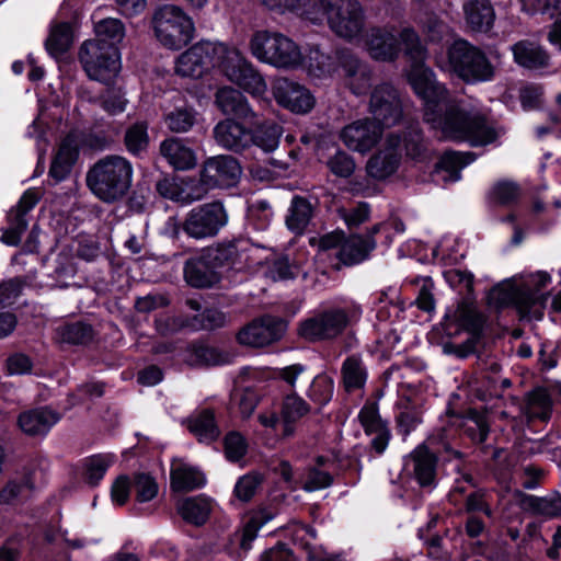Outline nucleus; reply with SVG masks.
I'll use <instances>...</instances> for the list:
<instances>
[{"label": "nucleus", "instance_id": "obj_48", "mask_svg": "<svg viewBox=\"0 0 561 561\" xmlns=\"http://www.w3.org/2000/svg\"><path fill=\"white\" fill-rule=\"evenodd\" d=\"M462 427L465 434L477 444L484 443L490 431L485 415L476 410H470L468 412Z\"/></svg>", "mask_w": 561, "mask_h": 561}, {"label": "nucleus", "instance_id": "obj_17", "mask_svg": "<svg viewBox=\"0 0 561 561\" xmlns=\"http://www.w3.org/2000/svg\"><path fill=\"white\" fill-rule=\"evenodd\" d=\"M276 102L296 114H306L314 106V98L304 85L286 78L278 79L273 87Z\"/></svg>", "mask_w": 561, "mask_h": 561}, {"label": "nucleus", "instance_id": "obj_40", "mask_svg": "<svg viewBox=\"0 0 561 561\" xmlns=\"http://www.w3.org/2000/svg\"><path fill=\"white\" fill-rule=\"evenodd\" d=\"M381 125L373 118H360L346 125L340 134L341 140H379L382 135Z\"/></svg>", "mask_w": 561, "mask_h": 561}, {"label": "nucleus", "instance_id": "obj_44", "mask_svg": "<svg viewBox=\"0 0 561 561\" xmlns=\"http://www.w3.org/2000/svg\"><path fill=\"white\" fill-rule=\"evenodd\" d=\"M309 404L296 393L284 398L282 405V417L284 420V435L289 436L293 433L290 423L296 422L309 412Z\"/></svg>", "mask_w": 561, "mask_h": 561}, {"label": "nucleus", "instance_id": "obj_21", "mask_svg": "<svg viewBox=\"0 0 561 561\" xmlns=\"http://www.w3.org/2000/svg\"><path fill=\"white\" fill-rule=\"evenodd\" d=\"M209 260L207 252L196 259L187 260L184 265V278L196 288H209L219 283L220 274Z\"/></svg>", "mask_w": 561, "mask_h": 561}, {"label": "nucleus", "instance_id": "obj_10", "mask_svg": "<svg viewBox=\"0 0 561 561\" xmlns=\"http://www.w3.org/2000/svg\"><path fill=\"white\" fill-rule=\"evenodd\" d=\"M496 308L514 306L522 318L540 320L543 317L545 297L527 285H500L490 291Z\"/></svg>", "mask_w": 561, "mask_h": 561}, {"label": "nucleus", "instance_id": "obj_12", "mask_svg": "<svg viewBox=\"0 0 561 561\" xmlns=\"http://www.w3.org/2000/svg\"><path fill=\"white\" fill-rule=\"evenodd\" d=\"M368 110L371 118L382 129L396 125L402 117V102L398 91L389 83L376 85L370 94Z\"/></svg>", "mask_w": 561, "mask_h": 561}, {"label": "nucleus", "instance_id": "obj_27", "mask_svg": "<svg viewBox=\"0 0 561 561\" xmlns=\"http://www.w3.org/2000/svg\"><path fill=\"white\" fill-rule=\"evenodd\" d=\"M376 241L364 238L362 234H353L345 238L339 251V259L345 265H354L363 262L375 250Z\"/></svg>", "mask_w": 561, "mask_h": 561}, {"label": "nucleus", "instance_id": "obj_41", "mask_svg": "<svg viewBox=\"0 0 561 561\" xmlns=\"http://www.w3.org/2000/svg\"><path fill=\"white\" fill-rule=\"evenodd\" d=\"M188 430L197 437L199 442L210 443L216 440L220 431L215 421L214 412L203 410L188 420Z\"/></svg>", "mask_w": 561, "mask_h": 561}, {"label": "nucleus", "instance_id": "obj_5", "mask_svg": "<svg viewBox=\"0 0 561 561\" xmlns=\"http://www.w3.org/2000/svg\"><path fill=\"white\" fill-rule=\"evenodd\" d=\"M249 50L256 60L276 69L295 70L304 64L299 45L277 31L253 32L249 41Z\"/></svg>", "mask_w": 561, "mask_h": 561}, {"label": "nucleus", "instance_id": "obj_11", "mask_svg": "<svg viewBox=\"0 0 561 561\" xmlns=\"http://www.w3.org/2000/svg\"><path fill=\"white\" fill-rule=\"evenodd\" d=\"M228 224V213L219 201L192 208L183 224V231L193 239L213 238Z\"/></svg>", "mask_w": 561, "mask_h": 561}, {"label": "nucleus", "instance_id": "obj_3", "mask_svg": "<svg viewBox=\"0 0 561 561\" xmlns=\"http://www.w3.org/2000/svg\"><path fill=\"white\" fill-rule=\"evenodd\" d=\"M133 174V165L126 158L110 154L89 168L85 183L98 199L113 204L127 196L131 188Z\"/></svg>", "mask_w": 561, "mask_h": 561}, {"label": "nucleus", "instance_id": "obj_29", "mask_svg": "<svg viewBox=\"0 0 561 561\" xmlns=\"http://www.w3.org/2000/svg\"><path fill=\"white\" fill-rule=\"evenodd\" d=\"M519 506L523 511L545 518H556L561 515V494L554 492L546 496L524 494Z\"/></svg>", "mask_w": 561, "mask_h": 561}, {"label": "nucleus", "instance_id": "obj_49", "mask_svg": "<svg viewBox=\"0 0 561 561\" xmlns=\"http://www.w3.org/2000/svg\"><path fill=\"white\" fill-rule=\"evenodd\" d=\"M248 136L251 137L250 125L233 118H225L214 127L216 140H242Z\"/></svg>", "mask_w": 561, "mask_h": 561}, {"label": "nucleus", "instance_id": "obj_58", "mask_svg": "<svg viewBox=\"0 0 561 561\" xmlns=\"http://www.w3.org/2000/svg\"><path fill=\"white\" fill-rule=\"evenodd\" d=\"M337 214L348 228H355L369 219L370 206L365 202H360L351 209L340 208Z\"/></svg>", "mask_w": 561, "mask_h": 561}, {"label": "nucleus", "instance_id": "obj_51", "mask_svg": "<svg viewBox=\"0 0 561 561\" xmlns=\"http://www.w3.org/2000/svg\"><path fill=\"white\" fill-rule=\"evenodd\" d=\"M95 39H104L107 44L117 46L125 36V26L123 22L115 18H107L99 21L95 26Z\"/></svg>", "mask_w": 561, "mask_h": 561}, {"label": "nucleus", "instance_id": "obj_59", "mask_svg": "<svg viewBox=\"0 0 561 561\" xmlns=\"http://www.w3.org/2000/svg\"><path fill=\"white\" fill-rule=\"evenodd\" d=\"M245 438L238 432H230L225 437V454L228 460L238 461L247 454Z\"/></svg>", "mask_w": 561, "mask_h": 561}, {"label": "nucleus", "instance_id": "obj_42", "mask_svg": "<svg viewBox=\"0 0 561 561\" xmlns=\"http://www.w3.org/2000/svg\"><path fill=\"white\" fill-rule=\"evenodd\" d=\"M551 410L552 401L549 393L542 388H537L528 393L523 413L528 421H547L551 415Z\"/></svg>", "mask_w": 561, "mask_h": 561}, {"label": "nucleus", "instance_id": "obj_9", "mask_svg": "<svg viewBox=\"0 0 561 561\" xmlns=\"http://www.w3.org/2000/svg\"><path fill=\"white\" fill-rule=\"evenodd\" d=\"M79 61L91 80L105 84H110L122 68L117 46L104 39L85 41L79 50Z\"/></svg>", "mask_w": 561, "mask_h": 561}, {"label": "nucleus", "instance_id": "obj_32", "mask_svg": "<svg viewBox=\"0 0 561 561\" xmlns=\"http://www.w3.org/2000/svg\"><path fill=\"white\" fill-rule=\"evenodd\" d=\"M161 154L175 170L186 171L194 169L197 164V154L194 149L185 142H161Z\"/></svg>", "mask_w": 561, "mask_h": 561}, {"label": "nucleus", "instance_id": "obj_38", "mask_svg": "<svg viewBox=\"0 0 561 561\" xmlns=\"http://www.w3.org/2000/svg\"><path fill=\"white\" fill-rule=\"evenodd\" d=\"M335 57L323 53L318 46L310 47L307 55L306 68L309 76L318 79L331 77L337 69Z\"/></svg>", "mask_w": 561, "mask_h": 561}, {"label": "nucleus", "instance_id": "obj_15", "mask_svg": "<svg viewBox=\"0 0 561 561\" xmlns=\"http://www.w3.org/2000/svg\"><path fill=\"white\" fill-rule=\"evenodd\" d=\"M203 181L214 188H229L240 180L242 169L231 156H218L208 159L202 169Z\"/></svg>", "mask_w": 561, "mask_h": 561}, {"label": "nucleus", "instance_id": "obj_19", "mask_svg": "<svg viewBox=\"0 0 561 561\" xmlns=\"http://www.w3.org/2000/svg\"><path fill=\"white\" fill-rule=\"evenodd\" d=\"M339 66L344 71V83L355 94H365L370 88L371 72L359 58L350 50L337 51Z\"/></svg>", "mask_w": 561, "mask_h": 561}, {"label": "nucleus", "instance_id": "obj_23", "mask_svg": "<svg viewBox=\"0 0 561 561\" xmlns=\"http://www.w3.org/2000/svg\"><path fill=\"white\" fill-rule=\"evenodd\" d=\"M514 61L528 70H542L550 66L548 51L538 43L522 39L512 46Z\"/></svg>", "mask_w": 561, "mask_h": 561}, {"label": "nucleus", "instance_id": "obj_47", "mask_svg": "<svg viewBox=\"0 0 561 561\" xmlns=\"http://www.w3.org/2000/svg\"><path fill=\"white\" fill-rule=\"evenodd\" d=\"M197 112L192 106H180L164 116L167 127L173 133H186L196 123Z\"/></svg>", "mask_w": 561, "mask_h": 561}, {"label": "nucleus", "instance_id": "obj_20", "mask_svg": "<svg viewBox=\"0 0 561 561\" xmlns=\"http://www.w3.org/2000/svg\"><path fill=\"white\" fill-rule=\"evenodd\" d=\"M249 250L250 245L245 240H233L218 243L206 252L217 268H241L248 263Z\"/></svg>", "mask_w": 561, "mask_h": 561}, {"label": "nucleus", "instance_id": "obj_26", "mask_svg": "<svg viewBox=\"0 0 561 561\" xmlns=\"http://www.w3.org/2000/svg\"><path fill=\"white\" fill-rule=\"evenodd\" d=\"M413 474L421 486H431L435 483L437 472V456L427 446H417L411 453Z\"/></svg>", "mask_w": 561, "mask_h": 561}, {"label": "nucleus", "instance_id": "obj_57", "mask_svg": "<svg viewBox=\"0 0 561 561\" xmlns=\"http://www.w3.org/2000/svg\"><path fill=\"white\" fill-rule=\"evenodd\" d=\"M134 489L136 500L140 503L149 502L158 494V483L147 473H136L134 476Z\"/></svg>", "mask_w": 561, "mask_h": 561}, {"label": "nucleus", "instance_id": "obj_4", "mask_svg": "<svg viewBox=\"0 0 561 561\" xmlns=\"http://www.w3.org/2000/svg\"><path fill=\"white\" fill-rule=\"evenodd\" d=\"M436 65L442 70L455 73L466 83L491 81L495 67L486 55L465 39L455 41L447 50L446 58L438 57Z\"/></svg>", "mask_w": 561, "mask_h": 561}, {"label": "nucleus", "instance_id": "obj_52", "mask_svg": "<svg viewBox=\"0 0 561 561\" xmlns=\"http://www.w3.org/2000/svg\"><path fill=\"white\" fill-rule=\"evenodd\" d=\"M251 140H278L283 135V127L275 121L255 118L249 122Z\"/></svg>", "mask_w": 561, "mask_h": 561}, {"label": "nucleus", "instance_id": "obj_35", "mask_svg": "<svg viewBox=\"0 0 561 561\" xmlns=\"http://www.w3.org/2000/svg\"><path fill=\"white\" fill-rule=\"evenodd\" d=\"M78 157L79 148L75 142H60L50 164V176L58 182L65 180L70 174Z\"/></svg>", "mask_w": 561, "mask_h": 561}, {"label": "nucleus", "instance_id": "obj_31", "mask_svg": "<svg viewBox=\"0 0 561 561\" xmlns=\"http://www.w3.org/2000/svg\"><path fill=\"white\" fill-rule=\"evenodd\" d=\"M463 10L473 31L488 32L493 26L495 13L489 0H467Z\"/></svg>", "mask_w": 561, "mask_h": 561}, {"label": "nucleus", "instance_id": "obj_37", "mask_svg": "<svg viewBox=\"0 0 561 561\" xmlns=\"http://www.w3.org/2000/svg\"><path fill=\"white\" fill-rule=\"evenodd\" d=\"M205 484L204 474L196 468L179 463L171 469V488L176 492H187Z\"/></svg>", "mask_w": 561, "mask_h": 561}, {"label": "nucleus", "instance_id": "obj_43", "mask_svg": "<svg viewBox=\"0 0 561 561\" xmlns=\"http://www.w3.org/2000/svg\"><path fill=\"white\" fill-rule=\"evenodd\" d=\"M453 318L460 328L474 336H479L483 331L485 318L471 302L461 301Z\"/></svg>", "mask_w": 561, "mask_h": 561}, {"label": "nucleus", "instance_id": "obj_33", "mask_svg": "<svg viewBox=\"0 0 561 561\" xmlns=\"http://www.w3.org/2000/svg\"><path fill=\"white\" fill-rule=\"evenodd\" d=\"M313 216L312 204L302 196L293 197L285 218L286 227L296 234H302Z\"/></svg>", "mask_w": 561, "mask_h": 561}, {"label": "nucleus", "instance_id": "obj_39", "mask_svg": "<svg viewBox=\"0 0 561 561\" xmlns=\"http://www.w3.org/2000/svg\"><path fill=\"white\" fill-rule=\"evenodd\" d=\"M263 5L270 10L284 13L286 11H293L304 16L309 21L319 20V9L314 3V0H259Z\"/></svg>", "mask_w": 561, "mask_h": 561}, {"label": "nucleus", "instance_id": "obj_28", "mask_svg": "<svg viewBox=\"0 0 561 561\" xmlns=\"http://www.w3.org/2000/svg\"><path fill=\"white\" fill-rule=\"evenodd\" d=\"M477 159L473 152L446 151L435 165V173H444L445 182H457L460 180V171Z\"/></svg>", "mask_w": 561, "mask_h": 561}, {"label": "nucleus", "instance_id": "obj_13", "mask_svg": "<svg viewBox=\"0 0 561 561\" xmlns=\"http://www.w3.org/2000/svg\"><path fill=\"white\" fill-rule=\"evenodd\" d=\"M286 327V322L280 318L264 316L242 328L237 339L245 346L264 347L280 340Z\"/></svg>", "mask_w": 561, "mask_h": 561}, {"label": "nucleus", "instance_id": "obj_61", "mask_svg": "<svg viewBox=\"0 0 561 561\" xmlns=\"http://www.w3.org/2000/svg\"><path fill=\"white\" fill-rule=\"evenodd\" d=\"M23 288L21 278H11L0 283V308L12 305L20 296Z\"/></svg>", "mask_w": 561, "mask_h": 561}, {"label": "nucleus", "instance_id": "obj_50", "mask_svg": "<svg viewBox=\"0 0 561 561\" xmlns=\"http://www.w3.org/2000/svg\"><path fill=\"white\" fill-rule=\"evenodd\" d=\"M489 199L497 205L510 206L519 199L520 187L512 181H499L489 192Z\"/></svg>", "mask_w": 561, "mask_h": 561}, {"label": "nucleus", "instance_id": "obj_2", "mask_svg": "<svg viewBox=\"0 0 561 561\" xmlns=\"http://www.w3.org/2000/svg\"><path fill=\"white\" fill-rule=\"evenodd\" d=\"M214 67L252 95L266 91V82L254 65L237 47L225 43L201 42L193 45L179 56L175 71L181 77L201 78Z\"/></svg>", "mask_w": 561, "mask_h": 561}, {"label": "nucleus", "instance_id": "obj_63", "mask_svg": "<svg viewBox=\"0 0 561 561\" xmlns=\"http://www.w3.org/2000/svg\"><path fill=\"white\" fill-rule=\"evenodd\" d=\"M331 172L341 178H348L355 170V163L351 157L344 152H336L328 162Z\"/></svg>", "mask_w": 561, "mask_h": 561}, {"label": "nucleus", "instance_id": "obj_64", "mask_svg": "<svg viewBox=\"0 0 561 561\" xmlns=\"http://www.w3.org/2000/svg\"><path fill=\"white\" fill-rule=\"evenodd\" d=\"M195 363L201 365H219L226 362V356L217 348L199 345L194 348Z\"/></svg>", "mask_w": 561, "mask_h": 561}, {"label": "nucleus", "instance_id": "obj_62", "mask_svg": "<svg viewBox=\"0 0 561 561\" xmlns=\"http://www.w3.org/2000/svg\"><path fill=\"white\" fill-rule=\"evenodd\" d=\"M421 421V415L415 409L405 408L396 416L398 432L403 436H408Z\"/></svg>", "mask_w": 561, "mask_h": 561}, {"label": "nucleus", "instance_id": "obj_18", "mask_svg": "<svg viewBox=\"0 0 561 561\" xmlns=\"http://www.w3.org/2000/svg\"><path fill=\"white\" fill-rule=\"evenodd\" d=\"M366 47L371 58L380 61H393L404 44L401 38L394 34L393 27L375 26L369 30L366 37Z\"/></svg>", "mask_w": 561, "mask_h": 561}, {"label": "nucleus", "instance_id": "obj_30", "mask_svg": "<svg viewBox=\"0 0 561 561\" xmlns=\"http://www.w3.org/2000/svg\"><path fill=\"white\" fill-rule=\"evenodd\" d=\"M211 508V500L205 495L185 497L176 505L179 515L195 526H202L208 520Z\"/></svg>", "mask_w": 561, "mask_h": 561}, {"label": "nucleus", "instance_id": "obj_7", "mask_svg": "<svg viewBox=\"0 0 561 561\" xmlns=\"http://www.w3.org/2000/svg\"><path fill=\"white\" fill-rule=\"evenodd\" d=\"M319 9V23L327 19L330 30L339 37L352 42L363 35L366 14L358 0H314Z\"/></svg>", "mask_w": 561, "mask_h": 561}, {"label": "nucleus", "instance_id": "obj_16", "mask_svg": "<svg viewBox=\"0 0 561 561\" xmlns=\"http://www.w3.org/2000/svg\"><path fill=\"white\" fill-rule=\"evenodd\" d=\"M228 319L227 316L217 309H207L198 317H194L192 320L183 317H167L156 321V328L162 335L173 334L184 328H191L193 330H215L226 325Z\"/></svg>", "mask_w": 561, "mask_h": 561}, {"label": "nucleus", "instance_id": "obj_46", "mask_svg": "<svg viewBox=\"0 0 561 561\" xmlns=\"http://www.w3.org/2000/svg\"><path fill=\"white\" fill-rule=\"evenodd\" d=\"M33 491V483L30 476L9 481L0 491V501L5 504L22 502L30 497Z\"/></svg>", "mask_w": 561, "mask_h": 561}, {"label": "nucleus", "instance_id": "obj_60", "mask_svg": "<svg viewBox=\"0 0 561 561\" xmlns=\"http://www.w3.org/2000/svg\"><path fill=\"white\" fill-rule=\"evenodd\" d=\"M333 477L323 470L317 468H309L304 482V489L312 492L320 489L328 488L332 484Z\"/></svg>", "mask_w": 561, "mask_h": 561}, {"label": "nucleus", "instance_id": "obj_53", "mask_svg": "<svg viewBox=\"0 0 561 561\" xmlns=\"http://www.w3.org/2000/svg\"><path fill=\"white\" fill-rule=\"evenodd\" d=\"M111 463L112 457L108 455H94L87 458L83 462L85 482L96 485L103 479Z\"/></svg>", "mask_w": 561, "mask_h": 561}, {"label": "nucleus", "instance_id": "obj_56", "mask_svg": "<svg viewBox=\"0 0 561 561\" xmlns=\"http://www.w3.org/2000/svg\"><path fill=\"white\" fill-rule=\"evenodd\" d=\"M332 394V379L325 375L314 377L308 391L309 399L319 405H324L331 400Z\"/></svg>", "mask_w": 561, "mask_h": 561}, {"label": "nucleus", "instance_id": "obj_36", "mask_svg": "<svg viewBox=\"0 0 561 561\" xmlns=\"http://www.w3.org/2000/svg\"><path fill=\"white\" fill-rule=\"evenodd\" d=\"M93 337L92 325L81 321L65 323L55 330V339L60 344L87 345Z\"/></svg>", "mask_w": 561, "mask_h": 561}, {"label": "nucleus", "instance_id": "obj_34", "mask_svg": "<svg viewBox=\"0 0 561 561\" xmlns=\"http://www.w3.org/2000/svg\"><path fill=\"white\" fill-rule=\"evenodd\" d=\"M343 387L347 392L364 388L367 380V368L358 355L346 357L341 367Z\"/></svg>", "mask_w": 561, "mask_h": 561}, {"label": "nucleus", "instance_id": "obj_8", "mask_svg": "<svg viewBox=\"0 0 561 561\" xmlns=\"http://www.w3.org/2000/svg\"><path fill=\"white\" fill-rule=\"evenodd\" d=\"M152 27L160 44L172 50H179L188 45L195 33L191 16L174 4H164L154 11Z\"/></svg>", "mask_w": 561, "mask_h": 561}, {"label": "nucleus", "instance_id": "obj_6", "mask_svg": "<svg viewBox=\"0 0 561 561\" xmlns=\"http://www.w3.org/2000/svg\"><path fill=\"white\" fill-rule=\"evenodd\" d=\"M360 313V307L355 304L328 308L300 321L297 333L311 343L333 341L357 321Z\"/></svg>", "mask_w": 561, "mask_h": 561}, {"label": "nucleus", "instance_id": "obj_1", "mask_svg": "<svg viewBox=\"0 0 561 561\" xmlns=\"http://www.w3.org/2000/svg\"><path fill=\"white\" fill-rule=\"evenodd\" d=\"M404 53L411 60L408 80L415 94L424 102V121L447 137L496 140L506 135V128L493 117L481 113H468L455 104H448L449 92L439 83L433 70L425 66L426 49L412 27L401 30Z\"/></svg>", "mask_w": 561, "mask_h": 561}, {"label": "nucleus", "instance_id": "obj_45", "mask_svg": "<svg viewBox=\"0 0 561 561\" xmlns=\"http://www.w3.org/2000/svg\"><path fill=\"white\" fill-rule=\"evenodd\" d=\"M73 36L69 23L62 22L55 25L46 41L48 53L58 57L66 53L72 45Z\"/></svg>", "mask_w": 561, "mask_h": 561}, {"label": "nucleus", "instance_id": "obj_22", "mask_svg": "<svg viewBox=\"0 0 561 561\" xmlns=\"http://www.w3.org/2000/svg\"><path fill=\"white\" fill-rule=\"evenodd\" d=\"M400 142H385L367 161V173L377 180H383L393 174L400 162Z\"/></svg>", "mask_w": 561, "mask_h": 561}, {"label": "nucleus", "instance_id": "obj_24", "mask_svg": "<svg viewBox=\"0 0 561 561\" xmlns=\"http://www.w3.org/2000/svg\"><path fill=\"white\" fill-rule=\"evenodd\" d=\"M60 420V414L47 407L32 409L19 415L20 428L30 436L45 435Z\"/></svg>", "mask_w": 561, "mask_h": 561}, {"label": "nucleus", "instance_id": "obj_25", "mask_svg": "<svg viewBox=\"0 0 561 561\" xmlns=\"http://www.w3.org/2000/svg\"><path fill=\"white\" fill-rule=\"evenodd\" d=\"M215 102L224 114H232L249 124L255 118V113L250 107L247 98L238 90L225 87L215 95Z\"/></svg>", "mask_w": 561, "mask_h": 561}, {"label": "nucleus", "instance_id": "obj_14", "mask_svg": "<svg viewBox=\"0 0 561 561\" xmlns=\"http://www.w3.org/2000/svg\"><path fill=\"white\" fill-rule=\"evenodd\" d=\"M41 197L37 188H28L24 192L16 206L8 213L9 227L2 232L1 242L12 247L21 242L22 234L28 226L26 215L37 205Z\"/></svg>", "mask_w": 561, "mask_h": 561}, {"label": "nucleus", "instance_id": "obj_55", "mask_svg": "<svg viewBox=\"0 0 561 561\" xmlns=\"http://www.w3.org/2000/svg\"><path fill=\"white\" fill-rule=\"evenodd\" d=\"M263 482V477L257 472H250L238 479L233 493L241 502H249Z\"/></svg>", "mask_w": 561, "mask_h": 561}, {"label": "nucleus", "instance_id": "obj_54", "mask_svg": "<svg viewBox=\"0 0 561 561\" xmlns=\"http://www.w3.org/2000/svg\"><path fill=\"white\" fill-rule=\"evenodd\" d=\"M359 423L366 435H373L379 428L388 426L379 414L378 403L367 401L358 413Z\"/></svg>", "mask_w": 561, "mask_h": 561}]
</instances>
